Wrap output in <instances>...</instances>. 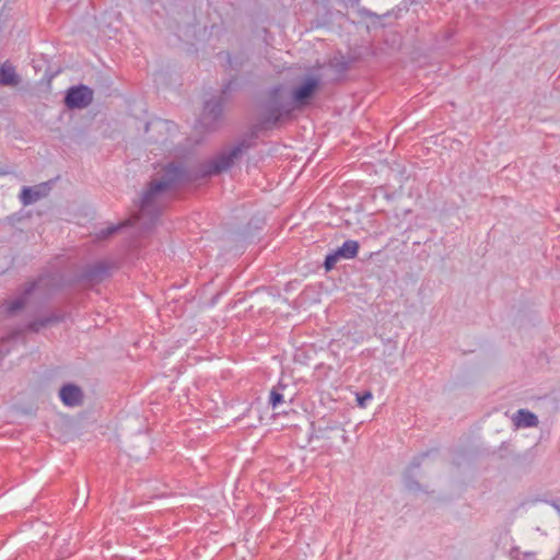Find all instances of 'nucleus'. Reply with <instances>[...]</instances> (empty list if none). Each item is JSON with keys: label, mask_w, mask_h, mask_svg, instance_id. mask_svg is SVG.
Masks as SVG:
<instances>
[{"label": "nucleus", "mask_w": 560, "mask_h": 560, "mask_svg": "<svg viewBox=\"0 0 560 560\" xmlns=\"http://www.w3.org/2000/svg\"><path fill=\"white\" fill-rule=\"evenodd\" d=\"M184 175L182 167L174 164L167 165L164 168L163 177L151 182L150 187L142 196L139 212L130 218L127 224L139 229H148L152 225L161 210L160 200L162 192L182 182Z\"/></svg>", "instance_id": "nucleus-1"}, {"label": "nucleus", "mask_w": 560, "mask_h": 560, "mask_svg": "<svg viewBox=\"0 0 560 560\" xmlns=\"http://www.w3.org/2000/svg\"><path fill=\"white\" fill-rule=\"evenodd\" d=\"M320 85L319 77H307L301 84L291 92V101L294 108H301L307 105Z\"/></svg>", "instance_id": "nucleus-2"}, {"label": "nucleus", "mask_w": 560, "mask_h": 560, "mask_svg": "<svg viewBox=\"0 0 560 560\" xmlns=\"http://www.w3.org/2000/svg\"><path fill=\"white\" fill-rule=\"evenodd\" d=\"M93 101V91L85 86L79 85L69 89L65 103L68 108H85Z\"/></svg>", "instance_id": "nucleus-3"}, {"label": "nucleus", "mask_w": 560, "mask_h": 560, "mask_svg": "<svg viewBox=\"0 0 560 560\" xmlns=\"http://www.w3.org/2000/svg\"><path fill=\"white\" fill-rule=\"evenodd\" d=\"M242 153V147L237 145L231 149L228 153H223L219 155L215 160H213L210 164L209 174H217L223 171H226L232 166L234 160L238 158Z\"/></svg>", "instance_id": "nucleus-4"}, {"label": "nucleus", "mask_w": 560, "mask_h": 560, "mask_svg": "<svg viewBox=\"0 0 560 560\" xmlns=\"http://www.w3.org/2000/svg\"><path fill=\"white\" fill-rule=\"evenodd\" d=\"M49 191L48 184H42L34 187H23L20 199L23 205H32L42 197L46 196Z\"/></svg>", "instance_id": "nucleus-5"}, {"label": "nucleus", "mask_w": 560, "mask_h": 560, "mask_svg": "<svg viewBox=\"0 0 560 560\" xmlns=\"http://www.w3.org/2000/svg\"><path fill=\"white\" fill-rule=\"evenodd\" d=\"M61 401L69 407L79 406L82 401V392L80 387L68 384L65 385L59 393Z\"/></svg>", "instance_id": "nucleus-6"}, {"label": "nucleus", "mask_w": 560, "mask_h": 560, "mask_svg": "<svg viewBox=\"0 0 560 560\" xmlns=\"http://www.w3.org/2000/svg\"><path fill=\"white\" fill-rule=\"evenodd\" d=\"M512 421L515 428H535L538 425V418L535 413L527 409L517 410L513 417Z\"/></svg>", "instance_id": "nucleus-7"}, {"label": "nucleus", "mask_w": 560, "mask_h": 560, "mask_svg": "<svg viewBox=\"0 0 560 560\" xmlns=\"http://www.w3.org/2000/svg\"><path fill=\"white\" fill-rule=\"evenodd\" d=\"M20 83V78L15 68L8 61L0 67V85L15 86Z\"/></svg>", "instance_id": "nucleus-8"}, {"label": "nucleus", "mask_w": 560, "mask_h": 560, "mask_svg": "<svg viewBox=\"0 0 560 560\" xmlns=\"http://www.w3.org/2000/svg\"><path fill=\"white\" fill-rule=\"evenodd\" d=\"M341 258H350V241H345L342 246L328 254L325 259L326 270L332 269Z\"/></svg>", "instance_id": "nucleus-9"}, {"label": "nucleus", "mask_w": 560, "mask_h": 560, "mask_svg": "<svg viewBox=\"0 0 560 560\" xmlns=\"http://www.w3.org/2000/svg\"><path fill=\"white\" fill-rule=\"evenodd\" d=\"M34 289V285H32L30 289L26 290L25 294L23 296H19L14 299L11 302L4 303L0 310H3L7 314L11 315L21 310L26 304V296L31 293V291Z\"/></svg>", "instance_id": "nucleus-10"}, {"label": "nucleus", "mask_w": 560, "mask_h": 560, "mask_svg": "<svg viewBox=\"0 0 560 560\" xmlns=\"http://www.w3.org/2000/svg\"><path fill=\"white\" fill-rule=\"evenodd\" d=\"M284 388V386H277L273 387L269 395V404L273 409L278 408L283 402V395L281 390Z\"/></svg>", "instance_id": "nucleus-11"}, {"label": "nucleus", "mask_w": 560, "mask_h": 560, "mask_svg": "<svg viewBox=\"0 0 560 560\" xmlns=\"http://www.w3.org/2000/svg\"><path fill=\"white\" fill-rule=\"evenodd\" d=\"M355 399L360 408H365L368 404L373 399V394L370 390H366L362 394H357Z\"/></svg>", "instance_id": "nucleus-12"}, {"label": "nucleus", "mask_w": 560, "mask_h": 560, "mask_svg": "<svg viewBox=\"0 0 560 560\" xmlns=\"http://www.w3.org/2000/svg\"><path fill=\"white\" fill-rule=\"evenodd\" d=\"M510 556L513 560H522L521 556L524 560H534V555L530 552H524L522 553L518 548H512L510 551Z\"/></svg>", "instance_id": "nucleus-13"}, {"label": "nucleus", "mask_w": 560, "mask_h": 560, "mask_svg": "<svg viewBox=\"0 0 560 560\" xmlns=\"http://www.w3.org/2000/svg\"><path fill=\"white\" fill-rule=\"evenodd\" d=\"M120 228H121V225H109L105 230H101L97 233V237L98 238H106V237L113 235L115 232H117Z\"/></svg>", "instance_id": "nucleus-14"}, {"label": "nucleus", "mask_w": 560, "mask_h": 560, "mask_svg": "<svg viewBox=\"0 0 560 560\" xmlns=\"http://www.w3.org/2000/svg\"><path fill=\"white\" fill-rule=\"evenodd\" d=\"M220 110H221V108H220L219 104H210V103L206 104V107H205L206 113L218 114V113H220Z\"/></svg>", "instance_id": "nucleus-15"}, {"label": "nucleus", "mask_w": 560, "mask_h": 560, "mask_svg": "<svg viewBox=\"0 0 560 560\" xmlns=\"http://www.w3.org/2000/svg\"><path fill=\"white\" fill-rule=\"evenodd\" d=\"M358 248H359L358 243L352 241V249H351L352 257H354L357 255Z\"/></svg>", "instance_id": "nucleus-16"}]
</instances>
